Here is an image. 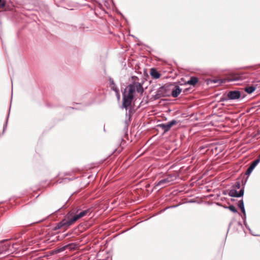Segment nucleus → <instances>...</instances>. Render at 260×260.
<instances>
[{
  "mask_svg": "<svg viewBox=\"0 0 260 260\" xmlns=\"http://www.w3.org/2000/svg\"><path fill=\"white\" fill-rule=\"evenodd\" d=\"M125 89H126L127 94L130 95H134V93L136 90L133 83L129 84Z\"/></svg>",
  "mask_w": 260,
  "mask_h": 260,
  "instance_id": "nucleus-13",
  "label": "nucleus"
},
{
  "mask_svg": "<svg viewBox=\"0 0 260 260\" xmlns=\"http://www.w3.org/2000/svg\"><path fill=\"white\" fill-rule=\"evenodd\" d=\"M228 98L230 101L241 100L245 98L246 94L238 90H230L228 92Z\"/></svg>",
  "mask_w": 260,
  "mask_h": 260,
  "instance_id": "nucleus-4",
  "label": "nucleus"
},
{
  "mask_svg": "<svg viewBox=\"0 0 260 260\" xmlns=\"http://www.w3.org/2000/svg\"><path fill=\"white\" fill-rule=\"evenodd\" d=\"M70 222L69 218H67V215H66L61 221L57 223L55 226L53 228L52 230L55 231L61 228L68 229L72 225L71 223Z\"/></svg>",
  "mask_w": 260,
  "mask_h": 260,
  "instance_id": "nucleus-6",
  "label": "nucleus"
},
{
  "mask_svg": "<svg viewBox=\"0 0 260 260\" xmlns=\"http://www.w3.org/2000/svg\"><path fill=\"white\" fill-rule=\"evenodd\" d=\"M232 188L229 190L228 195L231 197L240 198L243 197L244 193V187H242L238 192L237 189L241 187V183L237 181L232 186Z\"/></svg>",
  "mask_w": 260,
  "mask_h": 260,
  "instance_id": "nucleus-3",
  "label": "nucleus"
},
{
  "mask_svg": "<svg viewBox=\"0 0 260 260\" xmlns=\"http://www.w3.org/2000/svg\"><path fill=\"white\" fill-rule=\"evenodd\" d=\"M232 223L230 222L229 225V229L230 228V226L231 225Z\"/></svg>",
  "mask_w": 260,
  "mask_h": 260,
  "instance_id": "nucleus-38",
  "label": "nucleus"
},
{
  "mask_svg": "<svg viewBox=\"0 0 260 260\" xmlns=\"http://www.w3.org/2000/svg\"><path fill=\"white\" fill-rule=\"evenodd\" d=\"M44 220H45V219H44L41 220H40V221H37V222H41L43 221Z\"/></svg>",
  "mask_w": 260,
  "mask_h": 260,
  "instance_id": "nucleus-36",
  "label": "nucleus"
},
{
  "mask_svg": "<svg viewBox=\"0 0 260 260\" xmlns=\"http://www.w3.org/2000/svg\"><path fill=\"white\" fill-rule=\"evenodd\" d=\"M178 206V205L173 206H171V207H168L167 208H174V207H177Z\"/></svg>",
  "mask_w": 260,
  "mask_h": 260,
  "instance_id": "nucleus-34",
  "label": "nucleus"
},
{
  "mask_svg": "<svg viewBox=\"0 0 260 260\" xmlns=\"http://www.w3.org/2000/svg\"><path fill=\"white\" fill-rule=\"evenodd\" d=\"M5 0H0V9L4 8L5 6Z\"/></svg>",
  "mask_w": 260,
  "mask_h": 260,
  "instance_id": "nucleus-27",
  "label": "nucleus"
},
{
  "mask_svg": "<svg viewBox=\"0 0 260 260\" xmlns=\"http://www.w3.org/2000/svg\"><path fill=\"white\" fill-rule=\"evenodd\" d=\"M110 87L111 89L113 90L115 92H117V91H119L118 87L116 86L115 84L111 86Z\"/></svg>",
  "mask_w": 260,
  "mask_h": 260,
  "instance_id": "nucleus-25",
  "label": "nucleus"
},
{
  "mask_svg": "<svg viewBox=\"0 0 260 260\" xmlns=\"http://www.w3.org/2000/svg\"><path fill=\"white\" fill-rule=\"evenodd\" d=\"M231 201H235V200L232 199H231Z\"/></svg>",
  "mask_w": 260,
  "mask_h": 260,
  "instance_id": "nucleus-42",
  "label": "nucleus"
},
{
  "mask_svg": "<svg viewBox=\"0 0 260 260\" xmlns=\"http://www.w3.org/2000/svg\"><path fill=\"white\" fill-rule=\"evenodd\" d=\"M121 143L122 142H124V140H123V139L121 138Z\"/></svg>",
  "mask_w": 260,
  "mask_h": 260,
  "instance_id": "nucleus-37",
  "label": "nucleus"
},
{
  "mask_svg": "<svg viewBox=\"0 0 260 260\" xmlns=\"http://www.w3.org/2000/svg\"><path fill=\"white\" fill-rule=\"evenodd\" d=\"M256 88L253 86H248L245 88V91L248 94H251L254 91Z\"/></svg>",
  "mask_w": 260,
  "mask_h": 260,
  "instance_id": "nucleus-19",
  "label": "nucleus"
},
{
  "mask_svg": "<svg viewBox=\"0 0 260 260\" xmlns=\"http://www.w3.org/2000/svg\"><path fill=\"white\" fill-rule=\"evenodd\" d=\"M131 113H132V109H130L128 110V112H126L125 116L126 119L124 121L125 123V126L124 127V131H125V135L127 136L128 135L127 134V130H128V127L129 123L130 121H131Z\"/></svg>",
  "mask_w": 260,
  "mask_h": 260,
  "instance_id": "nucleus-8",
  "label": "nucleus"
},
{
  "mask_svg": "<svg viewBox=\"0 0 260 260\" xmlns=\"http://www.w3.org/2000/svg\"><path fill=\"white\" fill-rule=\"evenodd\" d=\"M133 84L134 85L135 90L138 92L140 93L141 94H142L143 93V91H144L143 87L142 86V83H140L138 82L134 81L133 83Z\"/></svg>",
  "mask_w": 260,
  "mask_h": 260,
  "instance_id": "nucleus-10",
  "label": "nucleus"
},
{
  "mask_svg": "<svg viewBox=\"0 0 260 260\" xmlns=\"http://www.w3.org/2000/svg\"><path fill=\"white\" fill-rule=\"evenodd\" d=\"M151 76L155 79H157L160 78L161 74L155 68H151L150 71Z\"/></svg>",
  "mask_w": 260,
  "mask_h": 260,
  "instance_id": "nucleus-12",
  "label": "nucleus"
},
{
  "mask_svg": "<svg viewBox=\"0 0 260 260\" xmlns=\"http://www.w3.org/2000/svg\"><path fill=\"white\" fill-rule=\"evenodd\" d=\"M260 162V155H258L256 159L253 161L250 165L249 167L254 170L255 167L258 165V164Z\"/></svg>",
  "mask_w": 260,
  "mask_h": 260,
  "instance_id": "nucleus-16",
  "label": "nucleus"
},
{
  "mask_svg": "<svg viewBox=\"0 0 260 260\" xmlns=\"http://www.w3.org/2000/svg\"><path fill=\"white\" fill-rule=\"evenodd\" d=\"M222 83L220 80L218 79H213V80H210L207 81V84H209L210 83H214V84H217V85L220 84Z\"/></svg>",
  "mask_w": 260,
  "mask_h": 260,
  "instance_id": "nucleus-20",
  "label": "nucleus"
},
{
  "mask_svg": "<svg viewBox=\"0 0 260 260\" xmlns=\"http://www.w3.org/2000/svg\"><path fill=\"white\" fill-rule=\"evenodd\" d=\"M68 201H67L59 209L57 210V211L59 210L60 209L62 208H67V206H66V205L67 204Z\"/></svg>",
  "mask_w": 260,
  "mask_h": 260,
  "instance_id": "nucleus-29",
  "label": "nucleus"
},
{
  "mask_svg": "<svg viewBox=\"0 0 260 260\" xmlns=\"http://www.w3.org/2000/svg\"><path fill=\"white\" fill-rule=\"evenodd\" d=\"M223 194H224V195H225V194H226V192H225V191H223Z\"/></svg>",
  "mask_w": 260,
  "mask_h": 260,
  "instance_id": "nucleus-39",
  "label": "nucleus"
},
{
  "mask_svg": "<svg viewBox=\"0 0 260 260\" xmlns=\"http://www.w3.org/2000/svg\"><path fill=\"white\" fill-rule=\"evenodd\" d=\"M64 180H73V178H66L64 179Z\"/></svg>",
  "mask_w": 260,
  "mask_h": 260,
  "instance_id": "nucleus-33",
  "label": "nucleus"
},
{
  "mask_svg": "<svg viewBox=\"0 0 260 260\" xmlns=\"http://www.w3.org/2000/svg\"><path fill=\"white\" fill-rule=\"evenodd\" d=\"M134 99V95H130L127 94L126 89L122 91V108H124L127 111L128 107L131 105Z\"/></svg>",
  "mask_w": 260,
  "mask_h": 260,
  "instance_id": "nucleus-5",
  "label": "nucleus"
},
{
  "mask_svg": "<svg viewBox=\"0 0 260 260\" xmlns=\"http://www.w3.org/2000/svg\"><path fill=\"white\" fill-rule=\"evenodd\" d=\"M253 169H252L251 167H249L247 169L246 172H245V175L247 176L246 179H245V180L244 181V182H243L242 183H243V185H245L247 181V179H248V176L251 174V173H252V172L253 171Z\"/></svg>",
  "mask_w": 260,
  "mask_h": 260,
  "instance_id": "nucleus-18",
  "label": "nucleus"
},
{
  "mask_svg": "<svg viewBox=\"0 0 260 260\" xmlns=\"http://www.w3.org/2000/svg\"><path fill=\"white\" fill-rule=\"evenodd\" d=\"M109 80L110 81V86L115 84L113 79L110 78Z\"/></svg>",
  "mask_w": 260,
  "mask_h": 260,
  "instance_id": "nucleus-31",
  "label": "nucleus"
},
{
  "mask_svg": "<svg viewBox=\"0 0 260 260\" xmlns=\"http://www.w3.org/2000/svg\"><path fill=\"white\" fill-rule=\"evenodd\" d=\"M70 27L71 29L73 31H75L77 30V27L76 26L71 25Z\"/></svg>",
  "mask_w": 260,
  "mask_h": 260,
  "instance_id": "nucleus-28",
  "label": "nucleus"
},
{
  "mask_svg": "<svg viewBox=\"0 0 260 260\" xmlns=\"http://www.w3.org/2000/svg\"><path fill=\"white\" fill-rule=\"evenodd\" d=\"M242 219L243 220L244 224L245 225L246 228L249 231L251 232V229H250L249 226L248 225L247 223H246V214H243V216H242Z\"/></svg>",
  "mask_w": 260,
  "mask_h": 260,
  "instance_id": "nucleus-22",
  "label": "nucleus"
},
{
  "mask_svg": "<svg viewBox=\"0 0 260 260\" xmlns=\"http://www.w3.org/2000/svg\"><path fill=\"white\" fill-rule=\"evenodd\" d=\"M250 234L253 235V236H259V234H254V232H252V231L251 230V232L249 231Z\"/></svg>",
  "mask_w": 260,
  "mask_h": 260,
  "instance_id": "nucleus-32",
  "label": "nucleus"
},
{
  "mask_svg": "<svg viewBox=\"0 0 260 260\" xmlns=\"http://www.w3.org/2000/svg\"><path fill=\"white\" fill-rule=\"evenodd\" d=\"M238 223V224H239V225H240L241 226H242V224H241L240 222H239Z\"/></svg>",
  "mask_w": 260,
  "mask_h": 260,
  "instance_id": "nucleus-40",
  "label": "nucleus"
},
{
  "mask_svg": "<svg viewBox=\"0 0 260 260\" xmlns=\"http://www.w3.org/2000/svg\"><path fill=\"white\" fill-rule=\"evenodd\" d=\"M198 82L199 79L197 77L192 76L190 77V79L185 83V84H189L190 85L194 86Z\"/></svg>",
  "mask_w": 260,
  "mask_h": 260,
  "instance_id": "nucleus-14",
  "label": "nucleus"
},
{
  "mask_svg": "<svg viewBox=\"0 0 260 260\" xmlns=\"http://www.w3.org/2000/svg\"><path fill=\"white\" fill-rule=\"evenodd\" d=\"M181 91L182 89L180 88L179 86L176 85L172 90H171V95L173 98H177L181 93Z\"/></svg>",
  "mask_w": 260,
  "mask_h": 260,
  "instance_id": "nucleus-9",
  "label": "nucleus"
},
{
  "mask_svg": "<svg viewBox=\"0 0 260 260\" xmlns=\"http://www.w3.org/2000/svg\"><path fill=\"white\" fill-rule=\"evenodd\" d=\"M176 123H177V121L173 119L166 123L159 124L157 126L160 128L164 131V133H166L170 130L172 126L175 125Z\"/></svg>",
  "mask_w": 260,
  "mask_h": 260,
  "instance_id": "nucleus-7",
  "label": "nucleus"
},
{
  "mask_svg": "<svg viewBox=\"0 0 260 260\" xmlns=\"http://www.w3.org/2000/svg\"><path fill=\"white\" fill-rule=\"evenodd\" d=\"M230 99L228 98V93L224 94L220 99V101H228Z\"/></svg>",
  "mask_w": 260,
  "mask_h": 260,
  "instance_id": "nucleus-24",
  "label": "nucleus"
},
{
  "mask_svg": "<svg viewBox=\"0 0 260 260\" xmlns=\"http://www.w3.org/2000/svg\"><path fill=\"white\" fill-rule=\"evenodd\" d=\"M240 80V77H229L228 78V81L229 82H232V81H238Z\"/></svg>",
  "mask_w": 260,
  "mask_h": 260,
  "instance_id": "nucleus-23",
  "label": "nucleus"
},
{
  "mask_svg": "<svg viewBox=\"0 0 260 260\" xmlns=\"http://www.w3.org/2000/svg\"><path fill=\"white\" fill-rule=\"evenodd\" d=\"M89 212V209L82 210L81 207H75L68 212L67 214V218H69L70 223L72 225L79 219L86 215Z\"/></svg>",
  "mask_w": 260,
  "mask_h": 260,
  "instance_id": "nucleus-1",
  "label": "nucleus"
},
{
  "mask_svg": "<svg viewBox=\"0 0 260 260\" xmlns=\"http://www.w3.org/2000/svg\"><path fill=\"white\" fill-rule=\"evenodd\" d=\"M66 247H67V246H63V247H62L61 248H58V249H57L56 250V252H62V251H64L66 249Z\"/></svg>",
  "mask_w": 260,
  "mask_h": 260,
  "instance_id": "nucleus-26",
  "label": "nucleus"
},
{
  "mask_svg": "<svg viewBox=\"0 0 260 260\" xmlns=\"http://www.w3.org/2000/svg\"><path fill=\"white\" fill-rule=\"evenodd\" d=\"M115 94H116V96L117 98V100H120V93H119V91H117V92H115Z\"/></svg>",
  "mask_w": 260,
  "mask_h": 260,
  "instance_id": "nucleus-30",
  "label": "nucleus"
},
{
  "mask_svg": "<svg viewBox=\"0 0 260 260\" xmlns=\"http://www.w3.org/2000/svg\"><path fill=\"white\" fill-rule=\"evenodd\" d=\"M171 85L165 84L159 87L155 94L152 95V99L156 100L161 98L169 96L171 95Z\"/></svg>",
  "mask_w": 260,
  "mask_h": 260,
  "instance_id": "nucleus-2",
  "label": "nucleus"
},
{
  "mask_svg": "<svg viewBox=\"0 0 260 260\" xmlns=\"http://www.w3.org/2000/svg\"><path fill=\"white\" fill-rule=\"evenodd\" d=\"M217 205H218V206H221L220 203H217Z\"/></svg>",
  "mask_w": 260,
  "mask_h": 260,
  "instance_id": "nucleus-41",
  "label": "nucleus"
},
{
  "mask_svg": "<svg viewBox=\"0 0 260 260\" xmlns=\"http://www.w3.org/2000/svg\"><path fill=\"white\" fill-rule=\"evenodd\" d=\"M172 180H173L171 179V176H169V177H167L166 178H164V179H161L160 181H159L155 184V187L160 186H161L162 185H163L164 184L168 183H169V182H171Z\"/></svg>",
  "mask_w": 260,
  "mask_h": 260,
  "instance_id": "nucleus-11",
  "label": "nucleus"
},
{
  "mask_svg": "<svg viewBox=\"0 0 260 260\" xmlns=\"http://www.w3.org/2000/svg\"><path fill=\"white\" fill-rule=\"evenodd\" d=\"M260 162V155H258L256 159L253 161L250 165L249 167L254 170L255 167L258 165V164Z\"/></svg>",
  "mask_w": 260,
  "mask_h": 260,
  "instance_id": "nucleus-17",
  "label": "nucleus"
},
{
  "mask_svg": "<svg viewBox=\"0 0 260 260\" xmlns=\"http://www.w3.org/2000/svg\"><path fill=\"white\" fill-rule=\"evenodd\" d=\"M225 209H229L230 211L233 212V213H238L237 209L233 205H231L228 207H224Z\"/></svg>",
  "mask_w": 260,
  "mask_h": 260,
  "instance_id": "nucleus-21",
  "label": "nucleus"
},
{
  "mask_svg": "<svg viewBox=\"0 0 260 260\" xmlns=\"http://www.w3.org/2000/svg\"><path fill=\"white\" fill-rule=\"evenodd\" d=\"M238 206L241 209L242 213L243 214H245V209L244 204V202L243 201V199H241L240 201H239V202L238 203Z\"/></svg>",
  "mask_w": 260,
  "mask_h": 260,
  "instance_id": "nucleus-15",
  "label": "nucleus"
},
{
  "mask_svg": "<svg viewBox=\"0 0 260 260\" xmlns=\"http://www.w3.org/2000/svg\"><path fill=\"white\" fill-rule=\"evenodd\" d=\"M64 175H70V172H66L64 173Z\"/></svg>",
  "mask_w": 260,
  "mask_h": 260,
  "instance_id": "nucleus-35",
  "label": "nucleus"
}]
</instances>
